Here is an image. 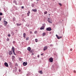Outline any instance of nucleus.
Wrapping results in <instances>:
<instances>
[{
  "label": "nucleus",
  "instance_id": "16",
  "mask_svg": "<svg viewBox=\"0 0 76 76\" xmlns=\"http://www.w3.org/2000/svg\"><path fill=\"white\" fill-rule=\"evenodd\" d=\"M29 37H26V41H28V40H29Z\"/></svg>",
  "mask_w": 76,
  "mask_h": 76
},
{
  "label": "nucleus",
  "instance_id": "7",
  "mask_svg": "<svg viewBox=\"0 0 76 76\" xmlns=\"http://www.w3.org/2000/svg\"><path fill=\"white\" fill-rule=\"evenodd\" d=\"M32 10L33 12H37V9H33Z\"/></svg>",
  "mask_w": 76,
  "mask_h": 76
},
{
  "label": "nucleus",
  "instance_id": "22",
  "mask_svg": "<svg viewBox=\"0 0 76 76\" xmlns=\"http://www.w3.org/2000/svg\"><path fill=\"white\" fill-rule=\"evenodd\" d=\"M48 12L47 11H46L45 12H44V13L45 14V15H46V14H47V13Z\"/></svg>",
  "mask_w": 76,
  "mask_h": 76
},
{
  "label": "nucleus",
  "instance_id": "39",
  "mask_svg": "<svg viewBox=\"0 0 76 76\" xmlns=\"http://www.w3.org/2000/svg\"><path fill=\"white\" fill-rule=\"evenodd\" d=\"M15 69H16V70H17V68H15Z\"/></svg>",
  "mask_w": 76,
  "mask_h": 76
},
{
  "label": "nucleus",
  "instance_id": "17",
  "mask_svg": "<svg viewBox=\"0 0 76 76\" xmlns=\"http://www.w3.org/2000/svg\"><path fill=\"white\" fill-rule=\"evenodd\" d=\"M43 36H45V33H43L42 34Z\"/></svg>",
  "mask_w": 76,
  "mask_h": 76
},
{
  "label": "nucleus",
  "instance_id": "23",
  "mask_svg": "<svg viewBox=\"0 0 76 76\" xmlns=\"http://www.w3.org/2000/svg\"><path fill=\"white\" fill-rule=\"evenodd\" d=\"M0 15H3V13H2L0 12Z\"/></svg>",
  "mask_w": 76,
  "mask_h": 76
},
{
  "label": "nucleus",
  "instance_id": "12",
  "mask_svg": "<svg viewBox=\"0 0 76 76\" xmlns=\"http://www.w3.org/2000/svg\"><path fill=\"white\" fill-rule=\"evenodd\" d=\"M48 22H49V23H52V22H51V21H50V19L49 18H48Z\"/></svg>",
  "mask_w": 76,
  "mask_h": 76
},
{
  "label": "nucleus",
  "instance_id": "24",
  "mask_svg": "<svg viewBox=\"0 0 76 76\" xmlns=\"http://www.w3.org/2000/svg\"><path fill=\"white\" fill-rule=\"evenodd\" d=\"M34 34H37V31H35L34 32Z\"/></svg>",
  "mask_w": 76,
  "mask_h": 76
},
{
  "label": "nucleus",
  "instance_id": "9",
  "mask_svg": "<svg viewBox=\"0 0 76 76\" xmlns=\"http://www.w3.org/2000/svg\"><path fill=\"white\" fill-rule=\"evenodd\" d=\"M23 37L24 38H26V33H24L23 34Z\"/></svg>",
  "mask_w": 76,
  "mask_h": 76
},
{
  "label": "nucleus",
  "instance_id": "35",
  "mask_svg": "<svg viewBox=\"0 0 76 76\" xmlns=\"http://www.w3.org/2000/svg\"><path fill=\"white\" fill-rule=\"evenodd\" d=\"M13 3H16V1H13Z\"/></svg>",
  "mask_w": 76,
  "mask_h": 76
},
{
  "label": "nucleus",
  "instance_id": "8",
  "mask_svg": "<svg viewBox=\"0 0 76 76\" xmlns=\"http://www.w3.org/2000/svg\"><path fill=\"white\" fill-rule=\"evenodd\" d=\"M27 64H28L27 62H24L23 63V66H26V65H27Z\"/></svg>",
  "mask_w": 76,
  "mask_h": 76
},
{
  "label": "nucleus",
  "instance_id": "14",
  "mask_svg": "<svg viewBox=\"0 0 76 76\" xmlns=\"http://www.w3.org/2000/svg\"><path fill=\"white\" fill-rule=\"evenodd\" d=\"M40 30H42V29H44V26H42V27H41L40 28Z\"/></svg>",
  "mask_w": 76,
  "mask_h": 76
},
{
  "label": "nucleus",
  "instance_id": "28",
  "mask_svg": "<svg viewBox=\"0 0 76 76\" xmlns=\"http://www.w3.org/2000/svg\"><path fill=\"white\" fill-rule=\"evenodd\" d=\"M8 37H10V34H8Z\"/></svg>",
  "mask_w": 76,
  "mask_h": 76
},
{
  "label": "nucleus",
  "instance_id": "18",
  "mask_svg": "<svg viewBox=\"0 0 76 76\" xmlns=\"http://www.w3.org/2000/svg\"><path fill=\"white\" fill-rule=\"evenodd\" d=\"M17 25L18 26H20V25H20V24H19V23H17Z\"/></svg>",
  "mask_w": 76,
  "mask_h": 76
},
{
  "label": "nucleus",
  "instance_id": "19",
  "mask_svg": "<svg viewBox=\"0 0 76 76\" xmlns=\"http://www.w3.org/2000/svg\"><path fill=\"white\" fill-rule=\"evenodd\" d=\"M15 58V56H12V59H14Z\"/></svg>",
  "mask_w": 76,
  "mask_h": 76
},
{
  "label": "nucleus",
  "instance_id": "4",
  "mask_svg": "<svg viewBox=\"0 0 76 76\" xmlns=\"http://www.w3.org/2000/svg\"><path fill=\"white\" fill-rule=\"evenodd\" d=\"M48 48V47L47 46H45L44 47L43 50L44 51H45Z\"/></svg>",
  "mask_w": 76,
  "mask_h": 76
},
{
  "label": "nucleus",
  "instance_id": "21",
  "mask_svg": "<svg viewBox=\"0 0 76 76\" xmlns=\"http://www.w3.org/2000/svg\"><path fill=\"white\" fill-rule=\"evenodd\" d=\"M19 61H21L22 60V58H19Z\"/></svg>",
  "mask_w": 76,
  "mask_h": 76
},
{
  "label": "nucleus",
  "instance_id": "3",
  "mask_svg": "<svg viewBox=\"0 0 76 76\" xmlns=\"http://www.w3.org/2000/svg\"><path fill=\"white\" fill-rule=\"evenodd\" d=\"M46 31H51L52 29L50 27H49L48 28H47L46 29Z\"/></svg>",
  "mask_w": 76,
  "mask_h": 76
},
{
  "label": "nucleus",
  "instance_id": "31",
  "mask_svg": "<svg viewBox=\"0 0 76 76\" xmlns=\"http://www.w3.org/2000/svg\"><path fill=\"white\" fill-rule=\"evenodd\" d=\"M32 32L31 31H30V33L31 34H32Z\"/></svg>",
  "mask_w": 76,
  "mask_h": 76
},
{
  "label": "nucleus",
  "instance_id": "1",
  "mask_svg": "<svg viewBox=\"0 0 76 76\" xmlns=\"http://www.w3.org/2000/svg\"><path fill=\"white\" fill-rule=\"evenodd\" d=\"M12 51L13 54H14V55H15V56H16V54L15 53V48L13 47H12Z\"/></svg>",
  "mask_w": 76,
  "mask_h": 76
},
{
  "label": "nucleus",
  "instance_id": "11",
  "mask_svg": "<svg viewBox=\"0 0 76 76\" xmlns=\"http://www.w3.org/2000/svg\"><path fill=\"white\" fill-rule=\"evenodd\" d=\"M30 13L31 12H30V11H28V13H27V15L28 16H29V14H30Z\"/></svg>",
  "mask_w": 76,
  "mask_h": 76
},
{
  "label": "nucleus",
  "instance_id": "29",
  "mask_svg": "<svg viewBox=\"0 0 76 76\" xmlns=\"http://www.w3.org/2000/svg\"><path fill=\"white\" fill-rule=\"evenodd\" d=\"M57 38L58 39H60V37H59V36H58L57 37Z\"/></svg>",
  "mask_w": 76,
  "mask_h": 76
},
{
  "label": "nucleus",
  "instance_id": "20",
  "mask_svg": "<svg viewBox=\"0 0 76 76\" xmlns=\"http://www.w3.org/2000/svg\"><path fill=\"white\" fill-rule=\"evenodd\" d=\"M10 40H9V38H8L7 39V41H9Z\"/></svg>",
  "mask_w": 76,
  "mask_h": 76
},
{
  "label": "nucleus",
  "instance_id": "40",
  "mask_svg": "<svg viewBox=\"0 0 76 76\" xmlns=\"http://www.w3.org/2000/svg\"><path fill=\"white\" fill-rule=\"evenodd\" d=\"M42 54H44V53H42L41 54V56H42Z\"/></svg>",
  "mask_w": 76,
  "mask_h": 76
},
{
  "label": "nucleus",
  "instance_id": "2",
  "mask_svg": "<svg viewBox=\"0 0 76 76\" xmlns=\"http://www.w3.org/2000/svg\"><path fill=\"white\" fill-rule=\"evenodd\" d=\"M49 61L50 62L52 63L53 61V58L51 57L49 58Z\"/></svg>",
  "mask_w": 76,
  "mask_h": 76
},
{
  "label": "nucleus",
  "instance_id": "25",
  "mask_svg": "<svg viewBox=\"0 0 76 76\" xmlns=\"http://www.w3.org/2000/svg\"><path fill=\"white\" fill-rule=\"evenodd\" d=\"M35 42H37V39H35Z\"/></svg>",
  "mask_w": 76,
  "mask_h": 76
},
{
  "label": "nucleus",
  "instance_id": "42",
  "mask_svg": "<svg viewBox=\"0 0 76 76\" xmlns=\"http://www.w3.org/2000/svg\"><path fill=\"white\" fill-rule=\"evenodd\" d=\"M44 25H45V24H44Z\"/></svg>",
  "mask_w": 76,
  "mask_h": 76
},
{
  "label": "nucleus",
  "instance_id": "15",
  "mask_svg": "<svg viewBox=\"0 0 76 76\" xmlns=\"http://www.w3.org/2000/svg\"><path fill=\"white\" fill-rule=\"evenodd\" d=\"M39 73H40V74H42V73H43L42 72V71H39Z\"/></svg>",
  "mask_w": 76,
  "mask_h": 76
},
{
  "label": "nucleus",
  "instance_id": "26",
  "mask_svg": "<svg viewBox=\"0 0 76 76\" xmlns=\"http://www.w3.org/2000/svg\"><path fill=\"white\" fill-rule=\"evenodd\" d=\"M59 5L61 6H62V5L61 4V3H59Z\"/></svg>",
  "mask_w": 76,
  "mask_h": 76
},
{
  "label": "nucleus",
  "instance_id": "10",
  "mask_svg": "<svg viewBox=\"0 0 76 76\" xmlns=\"http://www.w3.org/2000/svg\"><path fill=\"white\" fill-rule=\"evenodd\" d=\"M4 25L5 26H6L7 24V22L6 21H4Z\"/></svg>",
  "mask_w": 76,
  "mask_h": 76
},
{
  "label": "nucleus",
  "instance_id": "36",
  "mask_svg": "<svg viewBox=\"0 0 76 76\" xmlns=\"http://www.w3.org/2000/svg\"><path fill=\"white\" fill-rule=\"evenodd\" d=\"M20 71H21V70H20V69H19V72H20Z\"/></svg>",
  "mask_w": 76,
  "mask_h": 76
},
{
  "label": "nucleus",
  "instance_id": "33",
  "mask_svg": "<svg viewBox=\"0 0 76 76\" xmlns=\"http://www.w3.org/2000/svg\"><path fill=\"white\" fill-rule=\"evenodd\" d=\"M74 73H76V71L74 70Z\"/></svg>",
  "mask_w": 76,
  "mask_h": 76
},
{
  "label": "nucleus",
  "instance_id": "27",
  "mask_svg": "<svg viewBox=\"0 0 76 76\" xmlns=\"http://www.w3.org/2000/svg\"><path fill=\"white\" fill-rule=\"evenodd\" d=\"M13 21H15V18H13Z\"/></svg>",
  "mask_w": 76,
  "mask_h": 76
},
{
  "label": "nucleus",
  "instance_id": "38",
  "mask_svg": "<svg viewBox=\"0 0 76 76\" xmlns=\"http://www.w3.org/2000/svg\"><path fill=\"white\" fill-rule=\"evenodd\" d=\"M56 36L57 37H58V35H56Z\"/></svg>",
  "mask_w": 76,
  "mask_h": 76
},
{
  "label": "nucleus",
  "instance_id": "30",
  "mask_svg": "<svg viewBox=\"0 0 76 76\" xmlns=\"http://www.w3.org/2000/svg\"><path fill=\"white\" fill-rule=\"evenodd\" d=\"M13 44L15 43V41H13Z\"/></svg>",
  "mask_w": 76,
  "mask_h": 76
},
{
  "label": "nucleus",
  "instance_id": "41",
  "mask_svg": "<svg viewBox=\"0 0 76 76\" xmlns=\"http://www.w3.org/2000/svg\"><path fill=\"white\" fill-rule=\"evenodd\" d=\"M70 50L71 51H72V49H70Z\"/></svg>",
  "mask_w": 76,
  "mask_h": 76
},
{
  "label": "nucleus",
  "instance_id": "32",
  "mask_svg": "<svg viewBox=\"0 0 76 76\" xmlns=\"http://www.w3.org/2000/svg\"><path fill=\"white\" fill-rule=\"evenodd\" d=\"M37 57H38V58H39V55H38Z\"/></svg>",
  "mask_w": 76,
  "mask_h": 76
},
{
  "label": "nucleus",
  "instance_id": "37",
  "mask_svg": "<svg viewBox=\"0 0 76 76\" xmlns=\"http://www.w3.org/2000/svg\"><path fill=\"white\" fill-rule=\"evenodd\" d=\"M1 17H0V21L1 20Z\"/></svg>",
  "mask_w": 76,
  "mask_h": 76
},
{
  "label": "nucleus",
  "instance_id": "13",
  "mask_svg": "<svg viewBox=\"0 0 76 76\" xmlns=\"http://www.w3.org/2000/svg\"><path fill=\"white\" fill-rule=\"evenodd\" d=\"M27 50H28V51H30V50H31V48L30 47H28L27 48Z\"/></svg>",
  "mask_w": 76,
  "mask_h": 76
},
{
  "label": "nucleus",
  "instance_id": "5",
  "mask_svg": "<svg viewBox=\"0 0 76 76\" xmlns=\"http://www.w3.org/2000/svg\"><path fill=\"white\" fill-rule=\"evenodd\" d=\"M8 53L9 55H12V54H13V53H12V51H9Z\"/></svg>",
  "mask_w": 76,
  "mask_h": 76
},
{
  "label": "nucleus",
  "instance_id": "34",
  "mask_svg": "<svg viewBox=\"0 0 76 76\" xmlns=\"http://www.w3.org/2000/svg\"><path fill=\"white\" fill-rule=\"evenodd\" d=\"M22 9H23L24 8V7H23V6L22 7Z\"/></svg>",
  "mask_w": 76,
  "mask_h": 76
},
{
  "label": "nucleus",
  "instance_id": "43",
  "mask_svg": "<svg viewBox=\"0 0 76 76\" xmlns=\"http://www.w3.org/2000/svg\"><path fill=\"white\" fill-rule=\"evenodd\" d=\"M49 15H50V14H49Z\"/></svg>",
  "mask_w": 76,
  "mask_h": 76
},
{
  "label": "nucleus",
  "instance_id": "6",
  "mask_svg": "<svg viewBox=\"0 0 76 76\" xmlns=\"http://www.w3.org/2000/svg\"><path fill=\"white\" fill-rule=\"evenodd\" d=\"M5 66H6V67H8L9 65H8V64L7 62H5L4 63Z\"/></svg>",
  "mask_w": 76,
  "mask_h": 76
}]
</instances>
